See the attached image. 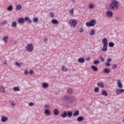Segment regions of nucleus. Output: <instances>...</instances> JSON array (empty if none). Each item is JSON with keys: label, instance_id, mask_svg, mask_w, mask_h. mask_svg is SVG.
I'll return each instance as SVG.
<instances>
[{"label": "nucleus", "instance_id": "6", "mask_svg": "<svg viewBox=\"0 0 124 124\" xmlns=\"http://www.w3.org/2000/svg\"><path fill=\"white\" fill-rule=\"evenodd\" d=\"M106 15L107 17H108V18H110L113 16V12L111 11H108L106 13Z\"/></svg>", "mask_w": 124, "mask_h": 124}, {"label": "nucleus", "instance_id": "12", "mask_svg": "<svg viewBox=\"0 0 124 124\" xmlns=\"http://www.w3.org/2000/svg\"><path fill=\"white\" fill-rule=\"evenodd\" d=\"M18 24H24L25 23V18L21 17L18 19Z\"/></svg>", "mask_w": 124, "mask_h": 124}, {"label": "nucleus", "instance_id": "32", "mask_svg": "<svg viewBox=\"0 0 124 124\" xmlns=\"http://www.w3.org/2000/svg\"><path fill=\"white\" fill-rule=\"evenodd\" d=\"M94 34H95V31L94 30H92L90 32V35H94Z\"/></svg>", "mask_w": 124, "mask_h": 124}, {"label": "nucleus", "instance_id": "56", "mask_svg": "<svg viewBox=\"0 0 124 124\" xmlns=\"http://www.w3.org/2000/svg\"><path fill=\"white\" fill-rule=\"evenodd\" d=\"M45 41H48V39L47 38H45Z\"/></svg>", "mask_w": 124, "mask_h": 124}, {"label": "nucleus", "instance_id": "38", "mask_svg": "<svg viewBox=\"0 0 124 124\" xmlns=\"http://www.w3.org/2000/svg\"><path fill=\"white\" fill-rule=\"evenodd\" d=\"M115 93H116V94H120V93H121V90L120 89H117Z\"/></svg>", "mask_w": 124, "mask_h": 124}, {"label": "nucleus", "instance_id": "42", "mask_svg": "<svg viewBox=\"0 0 124 124\" xmlns=\"http://www.w3.org/2000/svg\"><path fill=\"white\" fill-rule=\"evenodd\" d=\"M99 60H101V62H103L104 61H105V59L102 57V56H100L99 58Z\"/></svg>", "mask_w": 124, "mask_h": 124}, {"label": "nucleus", "instance_id": "50", "mask_svg": "<svg viewBox=\"0 0 124 124\" xmlns=\"http://www.w3.org/2000/svg\"><path fill=\"white\" fill-rule=\"evenodd\" d=\"M24 73H25V74L27 75V74H29V71H28V70H26V71H25Z\"/></svg>", "mask_w": 124, "mask_h": 124}, {"label": "nucleus", "instance_id": "26", "mask_svg": "<svg viewBox=\"0 0 124 124\" xmlns=\"http://www.w3.org/2000/svg\"><path fill=\"white\" fill-rule=\"evenodd\" d=\"M8 11H12L13 10V6L12 5H10L7 9Z\"/></svg>", "mask_w": 124, "mask_h": 124}, {"label": "nucleus", "instance_id": "47", "mask_svg": "<svg viewBox=\"0 0 124 124\" xmlns=\"http://www.w3.org/2000/svg\"><path fill=\"white\" fill-rule=\"evenodd\" d=\"M112 62V59L111 58H108L107 59V62Z\"/></svg>", "mask_w": 124, "mask_h": 124}, {"label": "nucleus", "instance_id": "24", "mask_svg": "<svg viewBox=\"0 0 124 124\" xmlns=\"http://www.w3.org/2000/svg\"><path fill=\"white\" fill-rule=\"evenodd\" d=\"M91 68L93 69V71H97V70H98L97 67L94 65H92L91 66Z\"/></svg>", "mask_w": 124, "mask_h": 124}, {"label": "nucleus", "instance_id": "13", "mask_svg": "<svg viewBox=\"0 0 124 124\" xmlns=\"http://www.w3.org/2000/svg\"><path fill=\"white\" fill-rule=\"evenodd\" d=\"M117 81L118 82L117 83L118 88H120V89H123V84L121 82V80L120 79H118Z\"/></svg>", "mask_w": 124, "mask_h": 124}, {"label": "nucleus", "instance_id": "35", "mask_svg": "<svg viewBox=\"0 0 124 124\" xmlns=\"http://www.w3.org/2000/svg\"><path fill=\"white\" fill-rule=\"evenodd\" d=\"M89 8H90V9H93V8H94V5H93V3H91L89 5Z\"/></svg>", "mask_w": 124, "mask_h": 124}, {"label": "nucleus", "instance_id": "55", "mask_svg": "<svg viewBox=\"0 0 124 124\" xmlns=\"http://www.w3.org/2000/svg\"><path fill=\"white\" fill-rule=\"evenodd\" d=\"M7 64V62H4V64L5 65Z\"/></svg>", "mask_w": 124, "mask_h": 124}, {"label": "nucleus", "instance_id": "10", "mask_svg": "<svg viewBox=\"0 0 124 124\" xmlns=\"http://www.w3.org/2000/svg\"><path fill=\"white\" fill-rule=\"evenodd\" d=\"M44 114L46 116H50L51 115V111L48 109H45Z\"/></svg>", "mask_w": 124, "mask_h": 124}, {"label": "nucleus", "instance_id": "2", "mask_svg": "<svg viewBox=\"0 0 124 124\" xmlns=\"http://www.w3.org/2000/svg\"><path fill=\"white\" fill-rule=\"evenodd\" d=\"M70 99L71 98L69 96H65L62 100L61 103H62L63 105H67L69 104V102H70Z\"/></svg>", "mask_w": 124, "mask_h": 124}, {"label": "nucleus", "instance_id": "45", "mask_svg": "<svg viewBox=\"0 0 124 124\" xmlns=\"http://www.w3.org/2000/svg\"><path fill=\"white\" fill-rule=\"evenodd\" d=\"M117 67V65L113 64L112 66V69H115Z\"/></svg>", "mask_w": 124, "mask_h": 124}, {"label": "nucleus", "instance_id": "25", "mask_svg": "<svg viewBox=\"0 0 124 124\" xmlns=\"http://www.w3.org/2000/svg\"><path fill=\"white\" fill-rule=\"evenodd\" d=\"M102 95H104V96H107V95H108V93H107V92H106V91L105 90H103L102 91Z\"/></svg>", "mask_w": 124, "mask_h": 124}, {"label": "nucleus", "instance_id": "18", "mask_svg": "<svg viewBox=\"0 0 124 124\" xmlns=\"http://www.w3.org/2000/svg\"><path fill=\"white\" fill-rule=\"evenodd\" d=\"M68 69H67V68L65 67L64 65H62V71H63L64 72H67Z\"/></svg>", "mask_w": 124, "mask_h": 124}, {"label": "nucleus", "instance_id": "15", "mask_svg": "<svg viewBox=\"0 0 124 124\" xmlns=\"http://www.w3.org/2000/svg\"><path fill=\"white\" fill-rule=\"evenodd\" d=\"M42 85L44 89H47V88H48V87H49V84H48L46 82L43 83Z\"/></svg>", "mask_w": 124, "mask_h": 124}, {"label": "nucleus", "instance_id": "54", "mask_svg": "<svg viewBox=\"0 0 124 124\" xmlns=\"http://www.w3.org/2000/svg\"><path fill=\"white\" fill-rule=\"evenodd\" d=\"M90 59L91 58H88L86 59V61H90Z\"/></svg>", "mask_w": 124, "mask_h": 124}, {"label": "nucleus", "instance_id": "34", "mask_svg": "<svg viewBox=\"0 0 124 124\" xmlns=\"http://www.w3.org/2000/svg\"><path fill=\"white\" fill-rule=\"evenodd\" d=\"M73 115L75 117L78 116L79 115V110H76Z\"/></svg>", "mask_w": 124, "mask_h": 124}, {"label": "nucleus", "instance_id": "57", "mask_svg": "<svg viewBox=\"0 0 124 124\" xmlns=\"http://www.w3.org/2000/svg\"><path fill=\"white\" fill-rule=\"evenodd\" d=\"M45 107H49V106L46 105Z\"/></svg>", "mask_w": 124, "mask_h": 124}, {"label": "nucleus", "instance_id": "5", "mask_svg": "<svg viewBox=\"0 0 124 124\" xmlns=\"http://www.w3.org/2000/svg\"><path fill=\"white\" fill-rule=\"evenodd\" d=\"M95 24V20L94 19H92L90 22H87L86 23V27H93Z\"/></svg>", "mask_w": 124, "mask_h": 124}, {"label": "nucleus", "instance_id": "52", "mask_svg": "<svg viewBox=\"0 0 124 124\" xmlns=\"http://www.w3.org/2000/svg\"><path fill=\"white\" fill-rule=\"evenodd\" d=\"M11 104H12V105H13V106H15V105H16V103H15L14 102H12Z\"/></svg>", "mask_w": 124, "mask_h": 124}, {"label": "nucleus", "instance_id": "3", "mask_svg": "<svg viewBox=\"0 0 124 124\" xmlns=\"http://www.w3.org/2000/svg\"><path fill=\"white\" fill-rule=\"evenodd\" d=\"M70 27H76L77 26V20L75 19H71L69 22Z\"/></svg>", "mask_w": 124, "mask_h": 124}, {"label": "nucleus", "instance_id": "14", "mask_svg": "<svg viewBox=\"0 0 124 124\" xmlns=\"http://www.w3.org/2000/svg\"><path fill=\"white\" fill-rule=\"evenodd\" d=\"M108 46V45H104L102 50L104 51V52H107L108 50V48L107 47Z\"/></svg>", "mask_w": 124, "mask_h": 124}, {"label": "nucleus", "instance_id": "41", "mask_svg": "<svg viewBox=\"0 0 124 124\" xmlns=\"http://www.w3.org/2000/svg\"><path fill=\"white\" fill-rule=\"evenodd\" d=\"M94 92L95 93H98V92H99V88H98V87H96L94 89Z\"/></svg>", "mask_w": 124, "mask_h": 124}, {"label": "nucleus", "instance_id": "9", "mask_svg": "<svg viewBox=\"0 0 124 124\" xmlns=\"http://www.w3.org/2000/svg\"><path fill=\"white\" fill-rule=\"evenodd\" d=\"M53 114L55 116H59V115H60V111H59V109H58V108H55L53 110Z\"/></svg>", "mask_w": 124, "mask_h": 124}, {"label": "nucleus", "instance_id": "46", "mask_svg": "<svg viewBox=\"0 0 124 124\" xmlns=\"http://www.w3.org/2000/svg\"><path fill=\"white\" fill-rule=\"evenodd\" d=\"M105 65H106V66H110V65H111V63H109L108 62H107L105 63Z\"/></svg>", "mask_w": 124, "mask_h": 124}, {"label": "nucleus", "instance_id": "29", "mask_svg": "<svg viewBox=\"0 0 124 124\" xmlns=\"http://www.w3.org/2000/svg\"><path fill=\"white\" fill-rule=\"evenodd\" d=\"M0 91L1 93H5V88L3 87V86H0Z\"/></svg>", "mask_w": 124, "mask_h": 124}, {"label": "nucleus", "instance_id": "43", "mask_svg": "<svg viewBox=\"0 0 124 124\" xmlns=\"http://www.w3.org/2000/svg\"><path fill=\"white\" fill-rule=\"evenodd\" d=\"M29 106H34V104H33V102H31L30 103H29Z\"/></svg>", "mask_w": 124, "mask_h": 124}, {"label": "nucleus", "instance_id": "27", "mask_svg": "<svg viewBox=\"0 0 124 124\" xmlns=\"http://www.w3.org/2000/svg\"><path fill=\"white\" fill-rule=\"evenodd\" d=\"M11 27H13V28H16V27H17V22L14 21L12 23Z\"/></svg>", "mask_w": 124, "mask_h": 124}, {"label": "nucleus", "instance_id": "17", "mask_svg": "<svg viewBox=\"0 0 124 124\" xmlns=\"http://www.w3.org/2000/svg\"><path fill=\"white\" fill-rule=\"evenodd\" d=\"M16 11L21 10V9H22V6H21V5H20V4L16 5Z\"/></svg>", "mask_w": 124, "mask_h": 124}, {"label": "nucleus", "instance_id": "20", "mask_svg": "<svg viewBox=\"0 0 124 124\" xmlns=\"http://www.w3.org/2000/svg\"><path fill=\"white\" fill-rule=\"evenodd\" d=\"M67 116L68 117V118H71L72 117V111H69L67 112Z\"/></svg>", "mask_w": 124, "mask_h": 124}, {"label": "nucleus", "instance_id": "21", "mask_svg": "<svg viewBox=\"0 0 124 124\" xmlns=\"http://www.w3.org/2000/svg\"><path fill=\"white\" fill-rule=\"evenodd\" d=\"M51 23L54 25H57V24H59V21L57 19H54L51 20Z\"/></svg>", "mask_w": 124, "mask_h": 124}, {"label": "nucleus", "instance_id": "49", "mask_svg": "<svg viewBox=\"0 0 124 124\" xmlns=\"http://www.w3.org/2000/svg\"><path fill=\"white\" fill-rule=\"evenodd\" d=\"M29 73H30V74H33V71L32 70H31Z\"/></svg>", "mask_w": 124, "mask_h": 124}, {"label": "nucleus", "instance_id": "4", "mask_svg": "<svg viewBox=\"0 0 124 124\" xmlns=\"http://www.w3.org/2000/svg\"><path fill=\"white\" fill-rule=\"evenodd\" d=\"M33 45L31 43L28 44L26 46V51L27 52H32L33 51Z\"/></svg>", "mask_w": 124, "mask_h": 124}, {"label": "nucleus", "instance_id": "19", "mask_svg": "<svg viewBox=\"0 0 124 124\" xmlns=\"http://www.w3.org/2000/svg\"><path fill=\"white\" fill-rule=\"evenodd\" d=\"M97 86L100 88H102V89L104 88V85L103 84V83L102 82H98Z\"/></svg>", "mask_w": 124, "mask_h": 124}, {"label": "nucleus", "instance_id": "16", "mask_svg": "<svg viewBox=\"0 0 124 124\" xmlns=\"http://www.w3.org/2000/svg\"><path fill=\"white\" fill-rule=\"evenodd\" d=\"M78 62H80V63H84V62H85V58H79L78 60Z\"/></svg>", "mask_w": 124, "mask_h": 124}, {"label": "nucleus", "instance_id": "39", "mask_svg": "<svg viewBox=\"0 0 124 124\" xmlns=\"http://www.w3.org/2000/svg\"><path fill=\"white\" fill-rule=\"evenodd\" d=\"M73 13H74V10L73 9H72L69 10V14H71L72 15H73Z\"/></svg>", "mask_w": 124, "mask_h": 124}, {"label": "nucleus", "instance_id": "53", "mask_svg": "<svg viewBox=\"0 0 124 124\" xmlns=\"http://www.w3.org/2000/svg\"><path fill=\"white\" fill-rule=\"evenodd\" d=\"M120 93H124V89H120Z\"/></svg>", "mask_w": 124, "mask_h": 124}, {"label": "nucleus", "instance_id": "33", "mask_svg": "<svg viewBox=\"0 0 124 124\" xmlns=\"http://www.w3.org/2000/svg\"><path fill=\"white\" fill-rule=\"evenodd\" d=\"M28 21V22H29V23H31V19H30V17L29 16H27L25 17L24 18V21Z\"/></svg>", "mask_w": 124, "mask_h": 124}, {"label": "nucleus", "instance_id": "7", "mask_svg": "<svg viewBox=\"0 0 124 124\" xmlns=\"http://www.w3.org/2000/svg\"><path fill=\"white\" fill-rule=\"evenodd\" d=\"M102 42L104 45H108V39L104 38L102 40Z\"/></svg>", "mask_w": 124, "mask_h": 124}, {"label": "nucleus", "instance_id": "48", "mask_svg": "<svg viewBox=\"0 0 124 124\" xmlns=\"http://www.w3.org/2000/svg\"><path fill=\"white\" fill-rule=\"evenodd\" d=\"M16 63L17 66H21V65H22V64L21 63H19L18 62H16Z\"/></svg>", "mask_w": 124, "mask_h": 124}, {"label": "nucleus", "instance_id": "23", "mask_svg": "<svg viewBox=\"0 0 124 124\" xmlns=\"http://www.w3.org/2000/svg\"><path fill=\"white\" fill-rule=\"evenodd\" d=\"M2 40L4 41L5 43H7V42L8 41V37L4 36L2 38Z\"/></svg>", "mask_w": 124, "mask_h": 124}, {"label": "nucleus", "instance_id": "31", "mask_svg": "<svg viewBox=\"0 0 124 124\" xmlns=\"http://www.w3.org/2000/svg\"><path fill=\"white\" fill-rule=\"evenodd\" d=\"M84 120V117L82 116H79L77 118V121L78 122H82V121H83Z\"/></svg>", "mask_w": 124, "mask_h": 124}, {"label": "nucleus", "instance_id": "40", "mask_svg": "<svg viewBox=\"0 0 124 124\" xmlns=\"http://www.w3.org/2000/svg\"><path fill=\"white\" fill-rule=\"evenodd\" d=\"M33 21L34 23H38V18L35 17Z\"/></svg>", "mask_w": 124, "mask_h": 124}, {"label": "nucleus", "instance_id": "22", "mask_svg": "<svg viewBox=\"0 0 124 124\" xmlns=\"http://www.w3.org/2000/svg\"><path fill=\"white\" fill-rule=\"evenodd\" d=\"M14 92H20V87H15L13 88Z\"/></svg>", "mask_w": 124, "mask_h": 124}, {"label": "nucleus", "instance_id": "44", "mask_svg": "<svg viewBox=\"0 0 124 124\" xmlns=\"http://www.w3.org/2000/svg\"><path fill=\"white\" fill-rule=\"evenodd\" d=\"M93 63H94V64H98V63H99V61H98V60H95V61Z\"/></svg>", "mask_w": 124, "mask_h": 124}, {"label": "nucleus", "instance_id": "51", "mask_svg": "<svg viewBox=\"0 0 124 124\" xmlns=\"http://www.w3.org/2000/svg\"><path fill=\"white\" fill-rule=\"evenodd\" d=\"M79 31H80V32H83V31H84V30L82 28H80L79 29Z\"/></svg>", "mask_w": 124, "mask_h": 124}, {"label": "nucleus", "instance_id": "11", "mask_svg": "<svg viewBox=\"0 0 124 124\" xmlns=\"http://www.w3.org/2000/svg\"><path fill=\"white\" fill-rule=\"evenodd\" d=\"M61 116L62 118H66L67 117V112L66 111H64L61 114Z\"/></svg>", "mask_w": 124, "mask_h": 124}, {"label": "nucleus", "instance_id": "1", "mask_svg": "<svg viewBox=\"0 0 124 124\" xmlns=\"http://www.w3.org/2000/svg\"><path fill=\"white\" fill-rule=\"evenodd\" d=\"M109 9L111 10H117L119 9L120 4L119 2L116 0H112L109 4Z\"/></svg>", "mask_w": 124, "mask_h": 124}, {"label": "nucleus", "instance_id": "8", "mask_svg": "<svg viewBox=\"0 0 124 124\" xmlns=\"http://www.w3.org/2000/svg\"><path fill=\"white\" fill-rule=\"evenodd\" d=\"M7 121H8V117L4 116L1 117V122H2V123H5L7 122Z\"/></svg>", "mask_w": 124, "mask_h": 124}, {"label": "nucleus", "instance_id": "36", "mask_svg": "<svg viewBox=\"0 0 124 124\" xmlns=\"http://www.w3.org/2000/svg\"><path fill=\"white\" fill-rule=\"evenodd\" d=\"M67 93L69 94H71V93H72V89H71V88H68L67 89Z\"/></svg>", "mask_w": 124, "mask_h": 124}, {"label": "nucleus", "instance_id": "28", "mask_svg": "<svg viewBox=\"0 0 124 124\" xmlns=\"http://www.w3.org/2000/svg\"><path fill=\"white\" fill-rule=\"evenodd\" d=\"M104 73H106V74H108V73H110V69L109 68L105 69V70H104Z\"/></svg>", "mask_w": 124, "mask_h": 124}, {"label": "nucleus", "instance_id": "30", "mask_svg": "<svg viewBox=\"0 0 124 124\" xmlns=\"http://www.w3.org/2000/svg\"><path fill=\"white\" fill-rule=\"evenodd\" d=\"M108 46L109 47H111V48H113V47L115 46V44H114L113 42H110L108 43Z\"/></svg>", "mask_w": 124, "mask_h": 124}, {"label": "nucleus", "instance_id": "37", "mask_svg": "<svg viewBox=\"0 0 124 124\" xmlns=\"http://www.w3.org/2000/svg\"><path fill=\"white\" fill-rule=\"evenodd\" d=\"M49 15H50V17H51V18H53V17L55 16V14H54V13H53V12L49 13Z\"/></svg>", "mask_w": 124, "mask_h": 124}]
</instances>
